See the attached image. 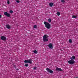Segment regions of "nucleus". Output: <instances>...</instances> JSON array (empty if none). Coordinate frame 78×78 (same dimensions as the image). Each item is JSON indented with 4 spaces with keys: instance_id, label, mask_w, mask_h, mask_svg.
Returning <instances> with one entry per match:
<instances>
[{
    "instance_id": "1",
    "label": "nucleus",
    "mask_w": 78,
    "mask_h": 78,
    "mask_svg": "<svg viewBox=\"0 0 78 78\" xmlns=\"http://www.w3.org/2000/svg\"><path fill=\"white\" fill-rule=\"evenodd\" d=\"M44 24L45 27H46V28L48 29V30H49L50 28H51V24L48 22L44 21Z\"/></svg>"
},
{
    "instance_id": "2",
    "label": "nucleus",
    "mask_w": 78,
    "mask_h": 78,
    "mask_svg": "<svg viewBox=\"0 0 78 78\" xmlns=\"http://www.w3.org/2000/svg\"><path fill=\"white\" fill-rule=\"evenodd\" d=\"M48 36H47V35H44L43 37V41L44 42H47L48 41V39H47L48 38Z\"/></svg>"
},
{
    "instance_id": "3",
    "label": "nucleus",
    "mask_w": 78,
    "mask_h": 78,
    "mask_svg": "<svg viewBox=\"0 0 78 78\" xmlns=\"http://www.w3.org/2000/svg\"><path fill=\"white\" fill-rule=\"evenodd\" d=\"M68 62L69 63V64L72 65L75 62L73 60L71 59L70 60L68 61Z\"/></svg>"
},
{
    "instance_id": "4",
    "label": "nucleus",
    "mask_w": 78,
    "mask_h": 78,
    "mask_svg": "<svg viewBox=\"0 0 78 78\" xmlns=\"http://www.w3.org/2000/svg\"><path fill=\"white\" fill-rule=\"evenodd\" d=\"M1 40H2L3 41H6V37L4 36H1Z\"/></svg>"
},
{
    "instance_id": "5",
    "label": "nucleus",
    "mask_w": 78,
    "mask_h": 78,
    "mask_svg": "<svg viewBox=\"0 0 78 78\" xmlns=\"http://www.w3.org/2000/svg\"><path fill=\"white\" fill-rule=\"evenodd\" d=\"M4 14L5 16H6L7 17H10V14L8 13L7 12H5L4 13Z\"/></svg>"
},
{
    "instance_id": "6",
    "label": "nucleus",
    "mask_w": 78,
    "mask_h": 78,
    "mask_svg": "<svg viewBox=\"0 0 78 78\" xmlns=\"http://www.w3.org/2000/svg\"><path fill=\"white\" fill-rule=\"evenodd\" d=\"M48 47L50 48H51V49H52L53 48V44L51 43L49 44L48 45Z\"/></svg>"
},
{
    "instance_id": "7",
    "label": "nucleus",
    "mask_w": 78,
    "mask_h": 78,
    "mask_svg": "<svg viewBox=\"0 0 78 78\" xmlns=\"http://www.w3.org/2000/svg\"><path fill=\"white\" fill-rule=\"evenodd\" d=\"M56 70L57 71H62V70L61 69L58 67L56 68Z\"/></svg>"
},
{
    "instance_id": "8",
    "label": "nucleus",
    "mask_w": 78,
    "mask_h": 78,
    "mask_svg": "<svg viewBox=\"0 0 78 78\" xmlns=\"http://www.w3.org/2000/svg\"><path fill=\"white\" fill-rule=\"evenodd\" d=\"M6 28H8V29H11V26L9 25H6Z\"/></svg>"
},
{
    "instance_id": "9",
    "label": "nucleus",
    "mask_w": 78,
    "mask_h": 78,
    "mask_svg": "<svg viewBox=\"0 0 78 78\" xmlns=\"http://www.w3.org/2000/svg\"><path fill=\"white\" fill-rule=\"evenodd\" d=\"M28 60V63H29V64H31L32 63V59H30L29 60Z\"/></svg>"
},
{
    "instance_id": "10",
    "label": "nucleus",
    "mask_w": 78,
    "mask_h": 78,
    "mask_svg": "<svg viewBox=\"0 0 78 78\" xmlns=\"http://www.w3.org/2000/svg\"><path fill=\"white\" fill-rule=\"evenodd\" d=\"M70 59H72V60H74V59H75V57L74 55H73L72 57H71L70 58Z\"/></svg>"
},
{
    "instance_id": "11",
    "label": "nucleus",
    "mask_w": 78,
    "mask_h": 78,
    "mask_svg": "<svg viewBox=\"0 0 78 78\" xmlns=\"http://www.w3.org/2000/svg\"><path fill=\"white\" fill-rule=\"evenodd\" d=\"M46 70L48 72H50V70H51V69H50V68H46Z\"/></svg>"
},
{
    "instance_id": "12",
    "label": "nucleus",
    "mask_w": 78,
    "mask_h": 78,
    "mask_svg": "<svg viewBox=\"0 0 78 78\" xmlns=\"http://www.w3.org/2000/svg\"><path fill=\"white\" fill-rule=\"evenodd\" d=\"M53 3L51 2L49 3V6L51 7H52V6H53Z\"/></svg>"
},
{
    "instance_id": "13",
    "label": "nucleus",
    "mask_w": 78,
    "mask_h": 78,
    "mask_svg": "<svg viewBox=\"0 0 78 78\" xmlns=\"http://www.w3.org/2000/svg\"><path fill=\"white\" fill-rule=\"evenodd\" d=\"M57 14L58 16H60V14H61L60 13V12H57Z\"/></svg>"
},
{
    "instance_id": "14",
    "label": "nucleus",
    "mask_w": 78,
    "mask_h": 78,
    "mask_svg": "<svg viewBox=\"0 0 78 78\" xmlns=\"http://www.w3.org/2000/svg\"><path fill=\"white\" fill-rule=\"evenodd\" d=\"M25 63H28V60H25L24 61Z\"/></svg>"
},
{
    "instance_id": "15",
    "label": "nucleus",
    "mask_w": 78,
    "mask_h": 78,
    "mask_svg": "<svg viewBox=\"0 0 78 78\" xmlns=\"http://www.w3.org/2000/svg\"><path fill=\"white\" fill-rule=\"evenodd\" d=\"M49 73H53V71L51 70V69L50 70V71L49 72Z\"/></svg>"
},
{
    "instance_id": "16",
    "label": "nucleus",
    "mask_w": 78,
    "mask_h": 78,
    "mask_svg": "<svg viewBox=\"0 0 78 78\" xmlns=\"http://www.w3.org/2000/svg\"><path fill=\"white\" fill-rule=\"evenodd\" d=\"M72 18H76V16H75V15H73L72 16Z\"/></svg>"
},
{
    "instance_id": "17",
    "label": "nucleus",
    "mask_w": 78,
    "mask_h": 78,
    "mask_svg": "<svg viewBox=\"0 0 78 78\" xmlns=\"http://www.w3.org/2000/svg\"><path fill=\"white\" fill-rule=\"evenodd\" d=\"M33 52H34V53H37V51L36 50L34 51Z\"/></svg>"
},
{
    "instance_id": "18",
    "label": "nucleus",
    "mask_w": 78,
    "mask_h": 78,
    "mask_svg": "<svg viewBox=\"0 0 78 78\" xmlns=\"http://www.w3.org/2000/svg\"><path fill=\"white\" fill-rule=\"evenodd\" d=\"M48 21L49 22H51V20L50 19H48Z\"/></svg>"
},
{
    "instance_id": "19",
    "label": "nucleus",
    "mask_w": 78,
    "mask_h": 78,
    "mask_svg": "<svg viewBox=\"0 0 78 78\" xmlns=\"http://www.w3.org/2000/svg\"><path fill=\"white\" fill-rule=\"evenodd\" d=\"M61 2H62V3H64V2H65V0H61Z\"/></svg>"
},
{
    "instance_id": "20",
    "label": "nucleus",
    "mask_w": 78,
    "mask_h": 78,
    "mask_svg": "<svg viewBox=\"0 0 78 78\" xmlns=\"http://www.w3.org/2000/svg\"><path fill=\"white\" fill-rule=\"evenodd\" d=\"M34 28H37V26L36 25H35L34 26Z\"/></svg>"
},
{
    "instance_id": "21",
    "label": "nucleus",
    "mask_w": 78,
    "mask_h": 78,
    "mask_svg": "<svg viewBox=\"0 0 78 78\" xmlns=\"http://www.w3.org/2000/svg\"><path fill=\"white\" fill-rule=\"evenodd\" d=\"M10 13H11L12 14L13 13V11L12 10L10 11Z\"/></svg>"
},
{
    "instance_id": "22",
    "label": "nucleus",
    "mask_w": 78,
    "mask_h": 78,
    "mask_svg": "<svg viewBox=\"0 0 78 78\" xmlns=\"http://www.w3.org/2000/svg\"><path fill=\"white\" fill-rule=\"evenodd\" d=\"M25 66H26V67H28V64L27 63L25 65Z\"/></svg>"
},
{
    "instance_id": "23",
    "label": "nucleus",
    "mask_w": 78,
    "mask_h": 78,
    "mask_svg": "<svg viewBox=\"0 0 78 78\" xmlns=\"http://www.w3.org/2000/svg\"><path fill=\"white\" fill-rule=\"evenodd\" d=\"M69 42H70V43H72V40L71 39H70L69 40Z\"/></svg>"
},
{
    "instance_id": "24",
    "label": "nucleus",
    "mask_w": 78,
    "mask_h": 78,
    "mask_svg": "<svg viewBox=\"0 0 78 78\" xmlns=\"http://www.w3.org/2000/svg\"><path fill=\"white\" fill-rule=\"evenodd\" d=\"M9 3H10V2L9 1V0H8L7 1V3H8V5H9Z\"/></svg>"
},
{
    "instance_id": "25",
    "label": "nucleus",
    "mask_w": 78,
    "mask_h": 78,
    "mask_svg": "<svg viewBox=\"0 0 78 78\" xmlns=\"http://www.w3.org/2000/svg\"><path fill=\"white\" fill-rule=\"evenodd\" d=\"M37 68V67H34V70H36V69Z\"/></svg>"
},
{
    "instance_id": "26",
    "label": "nucleus",
    "mask_w": 78,
    "mask_h": 78,
    "mask_svg": "<svg viewBox=\"0 0 78 78\" xmlns=\"http://www.w3.org/2000/svg\"><path fill=\"white\" fill-rule=\"evenodd\" d=\"M16 2L17 3H20V1H16Z\"/></svg>"
},
{
    "instance_id": "27",
    "label": "nucleus",
    "mask_w": 78,
    "mask_h": 78,
    "mask_svg": "<svg viewBox=\"0 0 78 78\" xmlns=\"http://www.w3.org/2000/svg\"><path fill=\"white\" fill-rule=\"evenodd\" d=\"M0 18H2V15H0Z\"/></svg>"
}]
</instances>
